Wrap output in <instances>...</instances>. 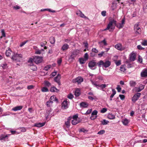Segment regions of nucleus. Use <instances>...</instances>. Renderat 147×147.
<instances>
[{
    "label": "nucleus",
    "instance_id": "nucleus-1",
    "mask_svg": "<svg viewBox=\"0 0 147 147\" xmlns=\"http://www.w3.org/2000/svg\"><path fill=\"white\" fill-rule=\"evenodd\" d=\"M109 22L107 28L104 30V31L109 30V31H111V30H113L114 29V26H113V24H114L115 25L117 22L116 21L113 19H111L110 18H109Z\"/></svg>",
    "mask_w": 147,
    "mask_h": 147
},
{
    "label": "nucleus",
    "instance_id": "nucleus-2",
    "mask_svg": "<svg viewBox=\"0 0 147 147\" xmlns=\"http://www.w3.org/2000/svg\"><path fill=\"white\" fill-rule=\"evenodd\" d=\"M22 55L20 54H14L12 57L11 58L13 60L16 61L17 62L20 61L21 59L22 58Z\"/></svg>",
    "mask_w": 147,
    "mask_h": 147
},
{
    "label": "nucleus",
    "instance_id": "nucleus-3",
    "mask_svg": "<svg viewBox=\"0 0 147 147\" xmlns=\"http://www.w3.org/2000/svg\"><path fill=\"white\" fill-rule=\"evenodd\" d=\"M125 23V18H124L122 20L121 23H119L117 24L116 23V24H115V25L118 28L121 29L123 27Z\"/></svg>",
    "mask_w": 147,
    "mask_h": 147
},
{
    "label": "nucleus",
    "instance_id": "nucleus-4",
    "mask_svg": "<svg viewBox=\"0 0 147 147\" xmlns=\"http://www.w3.org/2000/svg\"><path fill=\"white\" fill-rule=\"evenodd\" d=\"M33 60L36 64H38L42 61V59L41 57L35 56L33 58Z\"/></svg>",
    "mask_w": 147,
    "mask_h": 147
},
{
    "label": "nucleus",
    "instance_id": "nucleus-5",
    "mask_svg": "<svg viewBox=\"0 0 147 147\" xmlns=\"http://www.w3.org/2000/svg\"><path fill=\"white\" fill-rule=\"evenodd\" d=\"M139 23H138L136 24L134 26V30L136 33L138 34H140L141 32V29L139 27Z\"/></svg>",
    "mask_w": 147,
    "mask_h": 147
},
{
    "label": "nucleus",
    "instance_id": "nucleus-6",
    "mask_svg": "<svg viewBox=\"0 0 147 147\" xmlns=\"http://www.w3.org/2000/svg\"><path fill=\"white\" fill-rule=\"evenodd\" d=\"M115 47L118 50L122 51L125 49V47L123 46L121 43H118L115 46Z\"/></svg>",
    "mask_w": 147,
    "mask_h": 147
},
{
    "label": "nucleus",
    "instance_id": "nucleus-7",
    "mask_svg": "<svg viewBox=\"0 0 147 147\" xmlns=\"http://www.w3.org/2000/svg\"><path fill=\"white\" fill-rule=\"evenodd\" d=\"M141 93H138L135 94L132 98V101L133 102H135L140 97Z\"/></svg>",
    "mask_w": 147,
    "mask_h": 147
},
{
    "label": "nucleus",
    "instance_id": "nucleus-8",
    "mask_svg": "<svg viewBox=\"0 0 147 147\" xmlns=\"http://www.w3.org/2000/svg\"><path fill=\"white\" fill-rule=\"evenodd\" d=\"M83 81V78L80 76H79L75 78L73 80L74 82L77 83L78 84H80Z\"/></svg>",
    "mask_w": 147,
    "mask_h": 147
},
{
    "label": "nucleus",
    "instance_id": "nucleus-9",
    "mask_svg": "<svg viewBox=\"0 0 147 147\" xmlns=\"http://www.w3.org/2000/svg\"><path fill=\"white\" fill-rule=\"evenodd\" d=\"M69 100L67 99L65 100L62 103V107L65 109L68 108V105L69 103Z\"/></svg>",
    "mask_w": 147,
    "mask_h": 147
},
{
    "label": "nucleus",
    "instance_id": "nucleus-10",
    "mask_svg": "<svg viewBox=\"0 0 147 147\" xmlns=\"http://www.w3.org/2000/svg\"><path fill=\"white\" fill-rule=\"evenodd\" d=\"M80 51L76 50L73 51L72 54L70 55V58L72 59H74L75 57L79 54Z\"/></svg>",
    "mask_w": 147,
    "mask_h": 147
},
{
    "label": "nucleus",
    "instance_id": "nucleus-11",
    "mask_svg": "<svg viewBox=\"0 0 147 147\" xmlns=\"http://www.w3.org/2000/svg\"><path fill=\"white\" fill-rule=\"evenodd\" d=\"M98 113V111L96 110L94 111L91 114V116L90 118L92 119H94L97 117V115Z\"/></svg>",
    "mask_w": 147,
    "mask_h": 147
},
{
    "label": "nucleus",
    "instance_id": "nucleus-12",
    "mask_svg": "<svg viewBox=\"0 0 147 147\" xmlns=\"http://www.w3.org/2000/svg\"><path fill=\"white\" fill-rule=\"evenodd\" d=\"M52 110L51 109L50 107H48L47 109L46 113L45 114L46 118L47 119L48 117L51 115Z\"/></svg>",
    "mask_w": 147,
    "mask_h": 147
},
{
    "label": "nucleus",
    "instance_id": "nucleus-13",
    "mask_svg": "<svg viewBox=\"0 0 147 147\" xmlns=\"http://www.w3.org/2000/svg\"><path fill=\"white\" fill-rule=\"evenodd\" d=\"M141 76L142 77H147V69H144L141 73Z\"/></svg>",
    "mask_w": 147,
    "mask_h": 147
},
{
    "label": "nucleus",
    "instance_id": "nucleus-14",
    "mask_svg": "<svg viewBox=\"0 0 147 147\" xmlns=\"http://www.w3.org/2000/svg\"><path fill=\"white\" fill-rule=\"evenodd\" d=\"M96 63L94 61H90L88 63V66L91 68L94 67L96 65Z\"/></svg>",
    "mask_w": 147,
    "mask_h": 147
},
{
    "label": "nucleus",
    "instance_id": "nucleus-15",
    "mask_svg": "<svg viewBox=\"0 0 147 147\" xmlns=\"http://www.w3.org/2000/svg\"><path fill=\"white\" fill-rule=\"evenodd\" d=\"M60 75L58 74L56 77L54 78L55 81L57 82L59 85H60Z\"/></svg>",
    "mask_w": 147,
    "mask_h": 147
},
{
    "label": "nucleus",
    "instance_id": "nucleus-16",
    "mask_svg": "<svg viewBox=\"0 0 147 147\" xmlns=\"http://www.w3.org/2000/svg\"><path fill=\"white\" fill-rule=\"evenodd\" d=\"M136 56L135 54L134 53H131L130 55L129 59L131 61H134L136 59Z\"/></svg>",
    "mask_w": 147,
    "mask_h": 147
},
{
    "label": "nucleus",
    "instance_id": "nucleus-17",
    "mask_svg": "<svg viewBox=\"0 0 147 147\" xmlns=\"http://www.w3.org/2000/svg\"><path fill=\"white\" fill-rule=\"evenodd\" d=\"M22 108L23 106H17L13 108L12 110L14 111H16L21 110L22 109Z\"/></svg>",
    "mask_w": 147,
    "mask_h": 147
},
{
    "label": "nucleus",
    "instance_id": "nucleus-18",
    "mask_svg": "<svg viewBox=\"0 0 147 147\" xmlns=\"http://www.w3.org/2000/svg\"><path fill=\"white\" fill-rule=\"evenodd\" d=\"M45 122H43V123H37L35 124L34 125V126L36 127H42V126H44V125H45Z\"/></svg>",
    "mask_w": 147,
    "mask_h": 147
},
{
    "label": "nucleus",
    "instance_id": "nucleus-19",
    "mask_svg": "<svg viewBox=\"0 0 147 147\" xmlns=\"http://www.w3.org/2000/svg\"><path fill=\"white\" fill-rule=\"evenodd\" d=\"M80 105L81 107L83 108L87 107L88 106V104L85 102H82L80 103Z\"/></svg>",
    "mask_w": 147,
    "mask_h": 147
},
{
    "label": "nucleus",
    "instance_id": "nucleus-20",
    "mask_svg": "<svg viewBox=\"0 0 147 147\" xmlns=\"http://www.w3.org/2000/svg\"><path fill=\"white\" fill-rule=\"evenodd\" d=\"M80 122L79 119H73L72 120L71 123L73 125H76Z\"/></svg>",
    "mask_w": 147,
    "mask_h": 147
},
{
    "label": "nucleus",
    "instance_id": "nucleus-21",
    "mask_svg": "<svg viewBox=\"0 0 147 147\" xmlns=\"http://www.w3.org/2000/svg\"><path fill=\"white\" fill-rule=\"evenodd\" d=\"M122 122L124 125H127L129 122V120L125 118L124 119H123L122 120Z\"/></svg>",
    "mask_w": 147,
    "mask_h": 147
},
{
    "label": "nucleus",
    "instance_id": "nucleus-22",
    "mask_svg": "<svg viewBox=\"0 0 147 147\" xmlns=\"http://www.w3.org/2000/svg\"><path fill=\"white\" fill-rule=\"evenodd\" d=\"M50 90L52 92H57L59 91V90L57 89L54 86L51 87L50 89Z\"/></svg>",
    "mask_w": 147,
    "mask_h": 147
},
{
    "label": "nucleus",
    "instance_id": "nucleus-23",
    "mask_svg": "<svg viewBox=\"0 0 147 147\" xmlns=\"http://www.w3.org/2000/svg\"><path fill=\"white\" fill-rule=\"evenodd\" d=\"M104 63V67L105 68L109 67L111 65V62L108 61H105Z\"/></svg>",
    "mask_w": 147,
    "mask_h": 147
},
{
    "label": "nucleus",
    "instance_id": "nucleus-24",
    "mask_svg": "<svg viewBox=\"0 0 147 147\" xmlns=\"http://www.w3.org/2000/svg\"><path fill=\"white\" fill-rule=\"evenodd\" d=\"M69 47V45L67 44H64L62 47L61 49L63 51L66 50Z\"/></svg>",
    "mask_w": 147,
    "mask_h": 147
},
{
    "label": "nucleus",
    "instance_id": "nucleus-25",
    "mask_svg": "<svg viewBox=\"0 0 147 147\" xmlns=\"http://www.w3.org/2000/svg\"><path fill=\"white\" fill-rule=\"evenodd\" d=\"M49 100H51V101H52L53 102V101L58 102V99L56 98V97L55 96H51Z\"/></svg>",
    "mask_w": 147,
    "mask_h": 147
},
{
    "label": "nucleus",
    "instance_id": "nucleus-26",
    "mask_svg": "<svg viewBox=\"0 0 147 147\" xmlns=\"http://www.w3.org/2000/svg\"><path fill=\"white\" fill-rule=\"evenodd\" d=\"M8 137V135H5L2 134L0 136V140H5L6 138H7Z\"/></svg>",
    "mask_w": 147,
    "mask_h": 147
},
{
    "label": "nucleus",
    "instance_id": "nucleus-27",
    "mask_svg": "<svg viewBox=\"0 0 147 147\" xmlns=\"http://www.w3.org/2000/svg\"><path fill=\"white\" fill-rule=\"evenodd\" d=\"M77 14L80 16L81 17L87 18L80 11H79L78 13H77Z\"/></svg>",
    "mask_w": 147,
    "mask_h": 147
},
{
    "label": "nucleus",
    "instance_id": "nucleus-28",
    "mask_svg": "<svg viewBox=\"0 0 147 147\" xmlns=\"http://www.w3.org/2000/svg\"><path fill=\"white\" fill-rule=\"evenodd\" d=\"M49 41L50 43L52 44H54L55 42V39L54 37L53 36L49 38Z\"/></svg>",
    "mask_w": 147,
    "mask_h": 147
},
{
    "label": "nucleus",
    "instance_id": "nucleus-29",
    "mask_svg": "<svg viewBox=\"0 0 147 147\" xmlns=\"http://www.w3.org/2000/svg\"><path fill=\"white\" fill-rule=\"evenodd\" d=\"M80 90L78 88H77L74 94L76 96H78L80 94Z\"/></svg>",
    "mask_w": 147,
    "mask_h": 147
},
{
    "label": "nucleus",
    "instance_id": "nucleus-30",
    "mask_svg": "<svg viewBox=\"0 0 147 147\" xmlns=\"http://www.w3.org/2000/svg\"><path fill=\"white\" fill-rule=\"evenodd\" d=\"M12 53V51L10 49H8V50H6L5 54L8 57L10 56Z\"/></svg>",
    "mask_w": 147,
    "mask_h": 147
},
{
    "label": "nucleus",
    "instance_id": "nucleus-31",
    "mask_svg": "<svg viewBox=\"0 0 147 147\" xmlns=\"http://www.w3.org/2000/svg\"><path fill=\"white\" fill-rule=\"evenodd\" d=\"M107 117L109 119H115V116L113 114L109 113Z\"/></svg>",
    "mask_w": 147,
    "mask_h": 147
},
{
    "label": "nucleus",
    "instance_id": "nucleus-32",
    "mask_svg": "<svg viewBox=\"0 0 147 147\" xmlns=\"http://www.w3.org/2000/svg\"><path fill=\"white\" fill-rule=\"evenodd\" d=\"M97 64L99 67H100L102 66V67H104V62L103 61L100 60L97 63Z\"/></svg>",
    "mask_w": 147,
    "mask_h": 147
},
{
    "label": "nucleus",
    "instance_id": "nucleus-33",
    "mask_svg": "<svg viewBox=\"0 0 147 147\" xmlns=\"http://www.w3.org/2000/svg\"><path fill=\"white\" fill-rule=\"evenodd\" d=\"M106 86L105 84H102L100 85H98V89H103L105 88L106 87Z\"/></svg>",
    "mask_w": 147,
    "mask_h": 147
},
{
    "label": "nucleus",
    "instance_id": "nucleus-34",
    "mask_svg": "<svg viewBox=\"0 0 147 147\" xmlns=\"http://www.w3.org/2000/svg\"><path fill=\"white\" fill-rule=\"evenodd\" d=\"M53 103V102L52 101H51V100H49V101H47V102L46 105H47V106L48 107H49L52 106Z\"/></svg>",
    "mask_w": 147,
    "mask_h": 147
},
{
    "label": "nucleus",
    "instance_id": "nucleus-35",
    "mask_svg": "<svg viewBox=\"0 0 147 147\" xmlns=\"http://www.w3.org/2000/svg\"><path fill=\"white\" fill-rule=\"evenodd\" d=\"M120 70L121 71L124 72L126 70L125 67V65H122L120 68Z\"/></svg>",
    "mask_w": 147,
    "mask_h": 147
},
{
    "label": "nucleus",
    "instance_id": "nucleus-36",
    "mask_svg": "<svg viewBox=\"0 0 147 147\" xmlns=\"http://www.w3.org/2000/svg\"><path fill=\"white\" fill-rule=\"evenodd\" d=\"M86 61V60L84 58H81L79 59V61L80 63L81 64H84Z\"/></svg>",
    "mask_w": 147,
    "mask_h": 147
},
{
    "label": "nucleus",
    "instance_id": "nucleus-37",
    "mask_svg": "<svg viewBox=\"0 0 147 147\" xmlns=\"http://www.w3.org/2000/svg\"><path fill=\"white\" fill-rule=\"evenodd\" d=\"M109 122V121L106 119H103V121H101V123L102 125H107Z\"/></svg>",
    "mask_w": 147,
    "mask_h": 147
},
{
    "label": "nucleus",
    "instance_id": "nucleus-38",
    "mask_svg": "<svg viewBox=\"0 0 147 147\" xmlns=\"http://www.w3.org/2000/svg\"><path fill=\"white\" fill-rule=\"evenodd\" d=\"M130 85L131 86L134 87L136 84V82L133 81H130L129 82Z\"/></svg>",
    "mask_w": 147,
    "mask_h": 147
},
{
    "label": "nucleus",
    "instance_id": "nucleus-39",
    "mask_svg": "<svg viewBox=\"0 0 147 147\" xmlns=\"http://www.w3.org/2000/svg\"><path fill=\"white\" fill-rule=\"evenodd\" d=\"M30 68L34 71H36L37 69L36 66L33 65H32L30 66Z\"/></svg>",
    "mask_w": 147,
    "mask_h": 147
},
{
    "label": "nucleus",
    "instance_id": "nucleus-40",
    "mask_svg": "<svg viewBox=\"0 0 147 147\" xmlns=\"http://www.w3.org/2000/svg\"><path fill=\"white\" fill-rule=\"evenodd\" d=\"M144 86L142 85V84H140L139 86V88H140V89H138L139 90L138 91V92H140L143 89H144Z\"/></svg>",
    "mask_w": 147,
    "mask_h": 147
},
{
    "label": "nucleus",
    "instance_id": "nucleus-41",
    "mask_svg": "<svg viewBox=\"0 0 147 147\" xmlns=\"http://www.w3.org/2000/svg\"><path fill=\"white\" fill-rule=\"evenodd\" d=\"M51 67V66L50 65H47L46 66H45L44 68V70L47 71L49 69H50Z\"/></svg>",
    "mask_w": 147,
    "mask_h": 147
},
{
    "label": "nucleus",
    "instance_id": "nucleus-42",
    "mask_svg": "<svg viewBox=\"0 0 147 147\" xmlns=\"http://www.w3.org/2000/svg\"><path fill=\"white\" fill-rule=\"evenodd\" d=\"M45 84L46 86L48 87L51 86V83L47 81H45Z\"/></svg>",
    "mask_w": 147,
    "mask_h": 147
},
{
    "label": "nucleus",
    "instance_id": "nucleus-43",
    "mask_svg": "<svg viewBox=\"0 0 147 147\" xmlns=\"http://www.w3.org/2000/svg\"><path fill=\"white\" fill-rule=\"evenodd\" d=\"M41 91L42 92H47L48 91V89L46 87H44L42 88Z\"/></svg>",
    "mask_w": 147,
    "mask_h": 147
},
{
    "label": "nucleus",
    "instance_id": "nucleus-44",
    "mask_svg": "<svg viewBox=\"0 0 147 147\" xmlns=\"http://www.w3.org/2000/svg\"><path fill=\"white\" fill-rule=\"evenodd\" d=\"M112 91L113 92V93L110 96L111 97H113L114 95L116 94V91L114 89H112Z\"/></svg>",
    "mask_w": 147,
    "mask_h": 147
},
{
    "label": "nucleus",
    "instance_id": "nucleus-45",
    "mask_svg": "<svg viewBox=\"0 0 147 147\" xmlns=\"http://www.w3.org/2000/svg\"><path fill=\"white\" fill-rule=\"evenodd\" d=\"M142 44L144 46H147V40H144L142 42Z\"/></svg>",
    "mask_w": 147,
    "mask_h": 147
},
{
    "label": "nucleus",
    "instance_id": "nucleus-46",
    "mask_svg": "<svg viewBox=\"0 0 147 147\" xmlns=\"http://www.w3.org/2000/svg\"><path fill=\"white\" fill-rule=\"evenodd\" d=\"M65 124L67 127H69L70 126V121H69L67 120L65 123Z\"/></svg>",
    "mask_w": 147,
    "mask_h": 147
},
{
    "label": "nucleus",
    "instance_id": "nucleus-47",
    "mask_svg": "<svg viewBox=\"0 0 147 147\" xmlns=\"http://www.w3.org/2000/svg\"><path fill=\"white\" fill-rule=\"evenodd\" d=\"M105 132V131L104 130H101L98 131L97 134L101 135L104 134Z\"/></svg>",
    "mask_w": 147,
    "mask_h": 147
},
{
    "label": "nucleus",
    "instance_id": "nucleus-48",
    "mask_svg": "<svg viewBox=\"0 0 147 147\" xmlns=\"http://www.w3.org/2000/svg\"><path fill=\"white\" fill-rule=\"evenodd\" d=\"M107 111V109L106 108H103L100 111V112L102 113H105Z\"/></svg>",
    "mask_w": 147,
    "mask_h": 147
},
{
    "label": "nucleus",
    "instance_id": "nucleus-49",
    "mask_svg": "<svg viewBox=\"0 0 147 147\" xmlns=\"http://www.w3.org/2000/svg\"><path fill=\"white\" fill-rule=\"evenodd\" d=\"M1 32L2 33V36H1V38L2 37H5V34L4 30L3 29L2 30Z\"/></svg>",
    "mask_w": 147,
    "mask_h": 147
},
{
    "label": "nucleus",
    "instance_id": "nucleus-50",
    "mask_svg": "<svg viewBox=\"0 0 147 147\" xmlns=\"http://www.w3.org/2000/svg\"><path fill=\"white\" fill-rule=\"evenodd\" d=\"M79 131L80 132H83L84 133H86V132H87V131L84 128H82Z\"/></svg>",
    "mask_w": 147,
    "mask_h": 147
},
{
    "label": "nucleus",
    "instance_id": "nucleus-51",
    "mask_svg": "<svg viewBox=\"0 0 147 147\" xmlns=\"http://www.w3.org/2000/svg\"><path fill=\"white\" fill-rule=\"evenodd\" d=\"M41 53L40 50L39 49H36L35 52V53L37 54H41Z\"/></svg>",
    "mask_w": 147,
    "mask_h": 147
},
{
    "label": "nucleus",
    "instance_id": "nucleus-52",
    "mask_svg": "<svg viewBox=\"0 0 147 147\" xmlns=\"http://www.w3.org/2000/svg\"><path fill=\"white\" fill-rule=\"evenodd\" d=\"M92 111V109H89L88 110L86 113H85V114L86 115H88L89 114H90Z\"/></svg>",
    "mask_w": 147,
    "mask_h": 147
},
{
    "label": "nucleus",
    "instance_id": "nucleus-53",
    "mask_svg": "<svg viewBox=\"0 0 147 147\" xmlns=\"http://www.w3.org/2000/svg\"><path fill=\"white\" fill-rule=\"evenodd\" d=\"M137 47V48L140 50H144V48L142 47L140 45H138Z\"/></svg>",
    "mask_w": 147,
    "mask_h": 147
},
{
    "label": "nucleus",
    "instance_id": "nucleus-54",
    "mask_svg": "<svg viewBox=\"0 0 147 147\" xmlns=\"http://www.w3.org/2000/svg\"><path fill=\"white\" fill-rule=\"evenodd\" d=\"M73 119H79L78 118V114H76V115H74L73 116Z\"/></svg>",
    "mask_w": 147,
    "mask_h": 147
},
{
    "label": "nucleus",
    "instance_id": "nucleus-55",
    "mask_svg": "<svg viewBox=\"0 0 147 147\" xmlns=\"http://www.w3.org/2000/svg\"><path fill=\"white\" fill-rule=\"evenodd\" d=\"M88 53H86L84 55V59L87 60L88 59Z\"/></svg>",
    "mask_w": 147,
    "mask_h": 147
},
{
    "label": "nucleus",
    "instance_id": "nucleus-56",
    "mask_svg": "<svg viewBox=\"0 0 147 147\" xmlns=\"http://www.w3.org/2000/svg\"><path fill=\"white\" fill-rule=\"evenodd\" d=\"M105 53V52L102 51L100 53L98 54V56L99 57H101Z\"/></svg>",
    "mask_w": 147,
    "mask_h": 147
},
{
    "label": "nucleus",
    "instance_id": "nucleus-57",
    "mask_svg": "<svg viewBox=\"0 0 147 147\" xmlns=\"http://www.w3.org/2000/svg\"><path fill=\"white\" fill-rule=\"evenodd\" d=\"M27 42V41H25L23 42H22L20 45V46L22 47L24 46L26 43Z\"/></svg>",
    "mask_w": 147,
    "mask_h": 147
},
{
    "label": "nucleus",
    "instance_id": "nucleus-58",
    "mask_svg": "<svg viewBox=\"0 0 147 147\" xmlns=\"http://www.w3.org/2000/svg\"><path fill=\"white\" fill-rule=\"evenodd\" d=\"M91 82H92V84L95 86V87L97 88H98V84H97L96 83L94 82L93 81H91Z\"/></svg>",
    "mask_w": 147,
    "mask_h": 147
},
{
    "label": "nucleus",
    "instance_id": "nucleus-59",
    "mask_svg": "<svg viewBox=\"0 0 147 147\" xmlns=\"http://www.w3.org/2000/svg\"><path fill=\"white\" fill-rule=\"evenodd\" d=\"M115 64L117 66H119L121 65V62L120 60H119L118 61L115 62Z\"/></svg>",
    "mask_w": 147,
    "mask_h": 147
},
{
    "label": "nucleus",
    "instance_id": "nucleus-60",
    "mask_svg": "<svg viewBox=\"0 0 147 147\" xmlns=\"http://www.w3.org/2000/svg\"><path fill=\"white\" fill-rule=\"evenodd\" d=\"M92 51L94 52L95 53H97L98 52V50L96 49V48H93L92 49Z\"/></svg>",
    "mask_w": 147,
    "mask_h": 147
},
{
    "label": "nucleus",
    "instance_id": "nucleus-61",
    "mask_svg": "<svg viewBox=\"0 0 147 147\" xmlns=\"http://www.w3.org/2000/svg\"><path fill=\"white\" fill-rule=\"evenodd\" d=\"M34 86L33 85H31L28 86H27V88L28 90L34 88Z\"/></svg>",
    "mask_w": 147,
    "mask_h": 147
},
{
    "label": "nucleus",
    "instance_id": "nucleus-62",
    "mask_svg": "<svg viewBox=\"0 0 147 147\" xmlns=\"http://www.w3.org/2000/svg\"><path fill=\"white\" fill-rule=\"evenodd\" d=\"M106 12L105 11H103L101 12V14L102 16H106Z\"/></svg>",
    "mask_w": 147,
    "mask_h": 147
},
{
    "label": "nucleus",
    "instance_id": "nucleus-63",
    "mask_svg": "<svg viewBox=\"0 0 147 147\" xmlns=\"http://www.w3.org/2000/svg\"><path fill=\"white\" fill-rule=\"evenodd\" d=\"M83 44L84 45V47L86 48H88V44L87 42H85L83 43Z\"/></svg>",
    "mask_w": 147,
    "mask_h": 147
},
{
    "label": "nucleus",
    "instance_id": "nucleus-64",
    "mask_svg": "<svg viewBox=\"0 0 147 147\" xmlns=\"http://www.w3.org/2000/svg\"><path fill=\"white\" fill-rule=\"evenodd\" d=\"M67 97L69 99H72L73 97V96L72 94H70Z\"/></svg>",
    "mask_w": 147,
    "mask_h": 147
}]
</instances>
